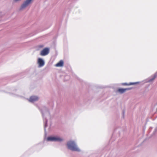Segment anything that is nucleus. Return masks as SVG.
Here are the masks:
<instances>
[{"label": "nucleus", "mask_w": 157, "mask_h": 157, "mask_svg": "<svg viewBox=\"0 0 157 157\" xmlns=\"http://www.w3.org/2000/svg\"><path fill=\"white\" fill-rule=\"evenodd\" d=\"M68 149L72 151H79V149L77 147L76 144L73 141H68L67 144Z\"/></svg>", "instance_id": "f257e3e1"}, {"label": "nucleus", "mask_w": 157, "mask_h": 157, "mask_svg": "<svg viewBox=\"0 0 157 157\" xmlns=\"http://www.w3.org/2000/svg\"><path fill=\"white\" fill-rule=\"evenodd\" d=\"M48 141H59L61 142L63 140V139L59 137L49 136L47 138Z\"/></svg>", "instance_id": "f03ea898"}, {"label": "nucleus", "mask_w": 157, "mask_h": 157, "mask_svg": "<svg viewBox=\"0 0 157 157\" xmlns=\"http://www.w3.org/2000/svg\"><path fill=\"white\" fill-rule=\"evenodd\" d=\"M32 0H26L21 5L20 9H22L27 7L29 4H30Z\"/></svg>", "instance_id": "7ed1b4c3"}, {"label": "nucleus", "mask_w": 157, "mask_h": 157, "mask_svg": "<svg viewBox=\"0 0 157 157\" xmlns=\"http://www.w3.org/2000/svg\"><path fill=\"white\" fill-rule=\"evenodd\" d=\"M49 53V49L48 48H45L43 49L40 52V55L42 56H45Z\"/></svg>", "instance_id": "20e7f679"}, {"label": "nucleus", "mask_w": 157, "mask_h": 157, "mask_svg": "<svg viewBox=\"0 0 157 157\" xmlns=\"http://www.w3.org/2000/svg\"><path fill=\"white\" fill-rule=\"evenodd\" d=\"M38 98L35 96H31L29 99V101L31 102H34V101L38 100Z\"/></svg>", "instance_id": "39448f33"}, {"label": "nucleus", "mask_w": 157, "mask_h": 157, "mask_svg": "<svg viewBox=\"0 0 157 157\" xmlns=\"http://www.w3.org/2000/svg\"><path fill=\"white\" fill-rule=\"evenodd\" d=\"M38 63L40 67H42L44 65V61L41 59L39 58L38 59Z\"/></svg>", "instance_id": "423d86ee"}, {"label": "nucleus", "mask_w": 157, "mask_h": 157, "mask_svg": "<svg viewBox=\"0 0 157 157\" xmlns=\"http://www.w3.org/2000/svg\"><path fill=\"white\" fill-rule=\"evenodd\" d=\"M63 66V60H60L58 63L55 65L56 67H62Z\"/></svg>", "instance_id": "0eeeda50"}, {"label": "nucleus", "mask_w": 157, "mask_h": 157, "mask_svg": "<svg viewBox=\"0 0 157 157\" xmlns=\"http://www.w3.org/2000/svg\"><path fill=\"white\" fill-rule=\"evenodd\" d=\"M130 89V88L122 89L120 88L118 90V91L122 94L124 93L126 90Z\"/></svg>", "instance_id": "6e6552de"}, {"label": "nucleus", "mask_w": 157, "mask_h": 157, "mask_svg": "<svg viewBox=\"0 0 157 157\" xmlns=\"http://www.w3.org/2000/svg\"><path fill=\"white\" fill-rule=\"evenodd\" d=\"M135 84V83H134L130 82L129 83H123L122 84H123V85H124V86H129V85L134 84Z\"/></svg>", "instance_id": "1a4fd4ad"}, {"label": "nucleus", "mask_w": 157, "mask_h": 157, "mask_svg": "<svg viewBox=\"0 0 157 157\" xmlns=\"http://www.w3.org/2000/svg\"><path fill=\"white\" fill-rule=\"evenodd\" d=\"M155 77L154 78H153V80L154 79H155Z\"/></svg>", "instance_id": "9d476101"}]
</instances>
